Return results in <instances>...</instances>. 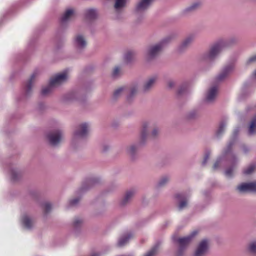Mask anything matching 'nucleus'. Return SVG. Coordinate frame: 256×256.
<instances>
[{
  "instance_id": "bb28decb",
  "label": "nucleus",
  "mask_w": 256,
  "mask_h": 256,
  "mask_svg": "<svg viewBox=\"0 0 256 256\" xmlns=\"http://www.w3.org/2000/svg\"><path fill=\"white\" fill-rule=\"evenodd\" d=\"M248 134L250 136L256 134V116H254L249 122Z\"/></svg>"
},
{
  "instance_id": "ea45409f",
  "label": "nucleus",
  "mask_w": 256,
  "mask_h": 256,
  "mask_svg": "<svg viewBox=\"0 0 256 256\" xmlns=\"http://www.w3.org/2000/svg\"><path fill=\"white\" fill-rule=\"evenodd\" d=\"M12 179L14 180H17L20 177V172L16 169H12L10 170Z\"/></svg>"
},
{
  "instance_id": "0eeeda50",
  "label": "nucleus",
  "mask_w": 256,
  "mask_h": 256,
  "mask_svg": "<svg viewBox=\"0 0 256 256\" xmlns=\"http://www.w3.org/2000/svg\"><path fill=\"white\" fill-rule=\"evenodd\" d=\"M160 52V42L148 46L144 53L146 60L150 62L154 60Z\"/></svg>"
},
{
  "instance_id": "2eb2a0df",
  "label": "nucleus",
  "mask_w": 256,
  "mask_h": 256,
  "mask_svg": "<svg viewBox=\"0 0 256 256\" xmlns=\"http://www.w3.org/2000/svg\"><path fill=\"white\" fill-rule=\"evenodd\" d=\"M218 88L216 86H212L207 92L204 102L207 104H213L216 98Z\"/></svg>"
},
{
  "instance_id": "e433bc0d",
  "label": "nucleus",
  "mask_w": 256,
  "mask_h": 256,
  "mask_svg": "<svg viewBox=\"0 0 256 256\" xmlns=\"http://www.w3.org/2000/svg\"><path fill=\"white\" fill-rule=\"evenodd\" d=\"M126 90V89L124 87H120L116 90L113 94V99L116 100L118 98L122 95V93Z\"/></svg>"
},
{
  "instance_id": "423d86ee",
  "label": "nucleus",
  "mask_w": 256,
  "mask_h": 256,
  "mask_svg": "<svg viewBox=\"0 0 256 256\" xmlns=\"http://www.w3.org/2000/svg\"><path fill=\"white\" fill-rule=\"evenodd\" d=\"M210 249L209 241L204 239L200 241L196 246L192 256H206Z\"/></svg>"
},
{
  "instance_id": "a19ab883",
  "label": "nucleus",
  "mask_w": 256,
  "mask_h": 256,
  "mask_svg": "<svg viewBox=\"0 0 256 256\" xmlns=\"http://www.w3.org/2000/svg\"><path fill=\"white\" fill-rule=\"evenodd\" d=\"M82 224V220L78 218H75L73 222V226L75 229L80 228Z\"/></svg>"
},
{
  "instance_id": "20e7f679",
  "label": "nucleus",
  "mask_w": 256,
  "mask_h": 256,
  "mask_svg": "<svg viewBox=\"0 0 256 256\" xmlns=\"http://www.w3.org/2000/svg\"><path fill=\"white\" fill-rule=\"evenodd\" d=\"M148 124L145 122L142 125V130L140 132V142L138 144H132L126 148L127 153L130 156L132 160H134L136 158V154L138 148V146L144 145L148 137Z\"/></svg>"
},
{
  "instance_id": "412c9836",
  "label": "nucleus",
  "mask_w": 256,
  "mask_h": 256,
  "mask_svg": "<svg viewBox=\"0 0 256 256\" xmlns=\"http://www.w3.org/2000/svg\"><path fill=\"white\" fill-rule=\"evenodd\" d=\"M75 47L79 50L84 48L86 46V42L82 35H78L74 40Z\"/></svg>"
},
{
  "instance_id": "a18cd8bd",
  "label": "nucleus",
  "mask_w": 256,
  "mask_h": 256,
  "mask_svg": "<svg viewBox=\"0 0 256 256\" xmlns=\"http://www.w3.org/2000/svg\"><path fill=\"white\" fill-rule=\"evenodd\" d=\"M42 206L44 208V212L46 214L49 212L52 209V205L50 202H45L43 204Z\"/></svg>"
},
{
  "instance_id": "7ed1b4c3",
  "label": "nucleus",
  "mask_w": 256,
  "mask_h": 256,
  "mask_svg": "<svg viewBox=\"0 0 256 256\" xmlns=\"http://www.w3.org/2000/svg\"><path fill=\"white\" fill-rule=\"evenodd\" d=\"M197 234L198 232L196 231H194L186 236L175 238H174V241L176 246L175 256H184L188 246L192 238Z\"/></svg>"
},
{
  "instance_id": "6ab92c4d",
  "label": "nucleus",
  "mask_w": 256,
  "mask_h": 256,
  "mask_svg": "<svg viewBox=\"0 0 256 256\" xmlns=\"http://www.w3.org/2000/svg\"><path fill=\"white\" fill-rule=\"evenodd\" d=\"M228 161L231 165L226 170L224 174L226 176L230 178L232 176L233 172L238 165V159L235 155L232 154L231 160Z\"/></svg>"
},
{
  "instance_id": "f704fd0d",
  "label": "nucleus",
  "mask_w": 256,
  "mask_h": 256,
  "mask_svg": "<svg viewBox=\"0 0 256 256\" xmlns=\"http://www.w3.org/2000/svg\"><path fill=\"white\" fill-rule=\"evenodd\" d=\"M126 0H116L114 8L116 11H118L125 6Z\"/></svg>"
},
{
  "instance_id": "864d4df0",
  "label": "nucleus",
  "mask_w": 256,
  "mask_h": 256,
  "mask_svg": "<svg viewBox=\"0 0 256 256\" xmlns=\"http://www.w3.org/2000/svg\"><path fill=\"white\" fill-rule=\"evenodd\" d=\"M109 149V146L106 144L103 145L102 147V151L104 152H107Z\"/></svg>"
},
{
  "instance_id": "dca6fc26",
  "label": "nucleus",
  "mask_w": 256,
  "mask_h": 256,
  "mask_svg": "<svg viewBox=\"0 0 256 256\" xmlns=\"http://www.w3.org/2000/svg\"><path fill=\"white\" fill-rule=\"evenodd\" d=\"M99 182L100 180L97 178L92 177L86 179L84 182L82 187L78 190V193H82L88 190L90 188L98 183Z\"/></svg>"
},
{
  "instance_id": "6e6d98bb",
  "label": "nucleus",
  "mask_w": 256,
  "mask_h": 256,
  "mask_svg": "<svg viewBox=\"0 0 256 256\" xmlns=\"http://www.w3.org/2000/svg\"><path fill=\"white\" fill-rule=\"evenodd\" d=\"M243 151L244 153H246L248 151V148L246 146L243 147Z\"/></svg>"
},
{
  "instance_id": "4468645a",
  "label": "nucleus",
  "mask_w": 256,
  "mask_h": 256,
  "mask_svg": "<svg viewBox=\"0 0 256 256\" xmlns=\"http://www.w3.org/2000/svg\"><path fill=\"white\" fill-rule=\"evenodd\" d=\"M237 190L240 193L256 192V182H244L236 187Z\"/></svg>"
},
{
  "instance_id": "13d9d810",
  "label": "nucleus",
  "mask_w": 256,
  "mask_h": 256,
  "mask_svg": "<svg viewBox=\"0 0 256 256\" xmlns=\"http://www.w3.org/2000/svg\"><path fill=\"white\" fill-rule=\"evenodd\" d=\"M254 76L256 78V70L254 72Z\"/></svg>"
},
{
  "instance_id": "de8ad7c7",
  "label": "nucleus",
  "mask_w": 256,
  "mask_h": 256,
  "mask_svg": "<svg viewBox=\"0 0 256 256\" xmlns=\"http://www.w3.org/2000/svg\"><path fill=\"white\" fill-rule=\"evenodd\" d=\"M156 252V248L154 247L148 250L144 256H154Z\"/></svg>"
},
{
  "instance_id": "a878e982",
  "label": "nucleus",
  "mask_w": 256,
  "mask_h": 256,
  "mask_svg": "<svg viewBox=\"0 0 256 256\" xmlns=\"http://www.w3.org/2000/svg\"><path fill=\"white\" fill-rule=\"evenodd\" d=\"M132 236V232H128L122 235L119 238L117 243V246L118 247H122L125 246Z\"/></svg>"
},
{
  "instance_id": "cd10ccee",
  "label": "nucleus",
  "mask_w": 256,
  "mask_h": 256,
  "mask_svg": "<svg viewBox=\"0 0 256 256\" xmlns=\"http://www.w3.org/2000/svg\"><path fill=\"white\" fill-rule=\"evenodd\" d=\"M85 16L88 20H94L96 18L97 12L95 9H88L86 10Z\"/></svg>"
},
{
  "instance_id": "473e14b6",
  "label": "nucleus",
  "mask_w": 256,
  "mask_h": 256,
  "mask_svg": "<svg viewBox=\"0 0 256 256\" xmlns=\"http://www.w3.org/2000/svg\"><path fill=\"white\" fill-rule=\"evenodd\" d=\"M256 170V164H252L246 168L243 171L244 174L249 175L252 174Z\"/></svg>"
},
{
  "instance_id": "f257e3e1",
  "label": "nucleus",
  "mask_w": 256,
  "mask_h": 256,
  "mask_svg": "<svg viewBox=\"0 0 256 256\" xmlns=\"http://www.w3.org/2000/svg\"><path fill=\"white\" fill-rule=\"evenodd\" d=\"M237 42L238 40L234 37L226 40H220L212 44L206 50L200 54L198 58V61L202 64L214 62L224 48L231 46Z\"/></svg>"
},
{
  "instance_id": "f3484780",
  "label": "nucleus",
  "mask_w": 256,
  "mask_h": 256,
  "mask_svg": "<svg viewBox=\"0 0 256 256\" xmlns=\"http://www.w3.org/2000/svg\"><path fill=\"white\" fill-rule=\"evenodd\" d=\"M202 3L200 1H196L192 2L190 6L183 9L182 11V14L186 16L194 12L201 6Z\"/></svg>"
},
{
  "instance_id": "9b49d317",
  "label": "nucleus",
  "mask_w": 256,
  "mask_h": 256,
  "mask_svg": "<svg viewBox=\"0 0 256 256\" xmlns=\"http://www.w3.org/2000/svg\"><path fill=\"white\" fill-rule=\"evenodd\" d=\"M238 132L239 130L238 129L235 130L234 131V136L233 138L230 140V142H228V144L224 150L222 157H223L224 158H228V160H231L232 154L234 155L232 152V146H234L236 142L235 137L238 134Z\"/></svg>"
},
{
  "instance_id": "1a4fd4ad",
  "label": "nucleus",
  "mask_w": 256,
  "mask_h": 256,
  "mask_svg": "<svg viewBox=\"0 0 256 256\" xmlns=\"http://www.w3.org/2000/svg\"><path fill=\"white\" fill-rule=\"evenodd\" d=\"M88 124L84 122L80 124L78 130H76L74 134V139L77 140L78 139L85 138L88 134Z\"/></svg>"
},
{
  "instance_id": "5fc2aeb1",
  "label": "nucleus",
  "mask_w": 256,
  "mask_h": 256,
  "mask_svg": "<svg viewBox=\"0 0 256 256\" xmlns=\"http://www.w3.org/2000/svg\"><path fill=\"white\" fill-rule=\"evenodd\" d=\"M44 108V104L42 103H40L38 105V108L40 110H42Z\"/></svg>"
},
{
  "instance_id": "4c0bfd02",
  "label": "nucleus",
  "mask_w": 256,
  "mask_h": 256,
  "mask_svg": "<svg viewBox=\"0 0 256 256\" xmlns=\"http://www.w3.org/2000/svg\"><path fill=\"white\" fill-rule=\"evenodd\" d=\"M121 74L120 68L119 66H116L114 68L112 72V76L114 78H118Z\"/></svg>"
},
{
  "instance_id": "9d476101",
  "label": "nucleus",
  "mask_w": 256,
  "mask_h": 256,
  "mask_svg": "<svg viewBox=\"0 0 256 256\" xmlns=\"http://www.w3.org/2000/svg\"><path fill=\"white\" fill-rule=\"evenodd\" d=\"M174 198L179 210H182L188 206L189 198L186 194L184 193H178L175 194Z\"/></svg>"
},
{
  "instance_id": "b1692460",
  "label": "nucleus",
  "mask_w": 256,
  "mask_h": 256,
  "mask_svg": "<svg viewBox=\"0 0 256 256\" xmlns=\"http://www.w3.org/2000/svg\"><path fill=\"white\" fill-rule=\"evenodd\" d=\"M136 192V191L134 190H130L128 191L124 198L120 201V205L122 206H124L126 205L134 196Z\"/></svg>"
},
{
  "instance_id": "ddd939ff",
  "label": "nucleus",
  "mask_w": 256,
  "mask_h": 256,
  "mask_svg": "<svg viewBox=\"0 0 256 256\" xmlns=\"http://www.w3.org/2000/svg\"><path fill=\"white\" fill-rule=\"evenodd\" d=\"M195 37L196 35L194 34H188L177 48V52L178 53L184 52L194 41Z\"/></svg>"
},
{
  "instance_id": "6e6552de",
  "label": "nucleus",
  "mask_w": 256,
  "mask_h": 256,
  "mask_svg": "<svg viewBox=\"0 0 256 256\" xmlns=\"http://www.w3.org/2000/svg\"><path fill=\"white\" fill-rule=\"evenodd\" d=\"M234 64L232 62L224 65L216 76V80L218 82L223 81L234 72Z\"/></svg>"
},
{
  "instance_id": "393cba45",
  "label": "nucleus",
  "mask_w": 256,
  "mask_h": 256,
  "mask_svg": "<svg viewBox=\"0 0 256 256\" xmlns=\"http://www.w3.org/2000/svg\"><path fill=\"white\" fill-rule=\"evenodd\" d=\"M156 80V78L154 77L151 78L146 80L143 84L142 91L144 93L148 92L154 86Z\"/></svg>"
},
{
  "instance_id": "72a5a7b5",
  "label": "nucleus",
  "mask_w": 256,
  "mask_h": 256,
  "mask_svg": "<svg viewBox=\"0 0 256 256\" xmlns=\"http://www.w3.org/2000/svg\"><path fill=\"white\" fill-rule=\"evenodd\" d=\"M137 92V88L136 86L131 88L129 90V94L126 96V100L128 102H130L134 98V96Z\"/></svg>"
},
{
  "instance_id": "39448f33",
  "label": "nucleus",
  "mask_w": 256,
  "mask_h": 256,
  "mask_svg": "<svg viewBox=\"0 0 256 256\" xmlns=\"http://www.w3.org/2000/svg\"><path fill=\"white\" fill-rule=\"evenodd\" d=\"M64 134L60 130H56L47 133L46 137L48 144L52 146H58Z\"/></svg>"
},
{
  "instance_id": "a211bd4d",
  "label": "nucleus",
  "mask_w": 256,
  "mask_h": 256,
  "mask_svg": "<svg viewBox=\"0 0 256 256\" xmlns=\"http://www.w3.org/2000/svg\"><path fill=\"white\" fill-rule=\"evenodd\" d=\"M155 0H140L136 4L135 10L137 12H142L147 10Z\"/></svg>"
},
{
  "instance_id": "c85d7f7f",
  "label": "nucleus",
  "mask_w": 256,
  "mask_h": 256,
  "mask_svg": "<svg viewBox=\"0 0 256 256\" xmlns=\"http://www.w3.org/2000/svg\"><path fill=\"white\" fill-rule=\"evenodd\" d=\"M73 14L74 10L72 9H68L66 10L60 18L61 22L64 23L67 22Z\"/></svg>"
},
{
  "instance_id": "4d7b16f0",
  "label": "nucleus",
  "mask_w": 256,
  "mask_h": 256,
  "mask_svg": "<svg viewBox=\"0 0 256 256\" xmlns=\"http://www.w3.org/2000/svg\"><path fill=\"white\" fill-rule=\"evenodd\" d=\"M91 256H100V254L97 253H94L92 254Z\"/></svg>"
},
{
  "instance_id": "58836bf2",
  "label": "nucleus",
  "mask_w": 256,
  "mask_h": 256,
  "mask_svg": "<svg viewBox=\"0 0 256 256\" xmlns=\"http://www.w3.org/2000/svg\"><path fill=\"white\" fill-rule=\"evenodd\" d=\"M188 89L187 84H184L181 85L178 88L177 91V94L182 96L186 92Z\"/></svg>"
},
{
  "instance_id": "7c9ffc66",
  "label": "nucleus",
  "mask_w": 256,
  "mask_h": 256,
  "mask_svg": "<svg viewBox=\"0 0 256 256\" xmlns=\"http://www.w3.org/2000/svg\"><path fill=\"white\" fill-rule=\"evenodd\" d=\"M22 222L23 224L26 228H32V220L28 216L26 215L23 216Z\"/></svg>"
},
{
  "instance_id": "603ef678",
  "label": "nucleus",
  "mask_w": 256,
  "mask_h": 256,
  "mask_svg": "<svg viewBox=\"0 0 256 256\" xmlns=\"http://www.w3.org/2000/svg\"><path fill=\"white\" fill-rule=\"evenodd\" d=\"M255 62H256V54L250 58L246 63L248 64Z\"/></svg>"
},
{
  "instance_id": "c9c22d12",
  "label": "nucleus",
  "mask_w": 256,
  "mask_h": 256,
  "mask_svg": "<svg viewBox=\"0 0 256 256\" xmlns=\"http://www.w3.org/2000/svg\"><path fill=\"white\" fill-rule=\"evenodd\" d=\"M134 52H127L124 56V62L127 64L130 63L134 59Z\"/></svg>"
},
{
  "instance_id": "5701e85b",
  "label": "nucleus",
  "mask_w": 256,
  "mask_h": 256,
  "mask_svg": "<svg viewBox=\"0 0 256 256\" xmlns=\"http://www.w3.org/2000/svg\"><path fill=\"white\" fill-rule=\"evenodd\" d=\"M37 74L38 72L36 71L34 72L31 75L30 80L26 82L24 86L25 94L26 96H28L31 94L32 83Z\"/></svg>"
},
{
  "instance_id": "49530a36",
  "label": "nucleus",
  "mask_w": 256,
  "mask_h": 256,
  "mask_svg": "<svg viewBox=\"0 0 256 256\" xmlns=\"http://www.w3.org/2000/svg\"><path fill=\"white\" fill-rule=\"evenodd\" d=\"M223 158V157H220L217 159L212 167L214 170H216L220 167Z\"/></svg>"
},
{
  "instance_id": "79ce46f5",
  "label": "nucleus",
  "mask_w": 256,
  "mask_h": 256,
  "mask_svg": "<svg viewBox=\"0 0 256 256\" xmlns=\"http://www.w3.org/2000/svg\"><path fill=\"white\" fill-rule=\"evenodd\" d=\"M226 126V124L224 122H222L220 124L216 132V136H220L224 132Z\"/></svg>"
},
{
  "instance_id": "f03ea898",
  "label": "nucleus",
  "mask_w": 256,
  "mask_h": 256,
  "mask_svg": "<svg viewBox=\"0 0 256 256\" xmlns=\"http://www.w3.org/2000/svg\"><path fill=\"white\" fill-rule=\"evenodd\" d=\"M68 78L67 70L58 74L54 78L50 80L48 86L42 89L41 95L44 96H48L52 92L54 87L59 86L66 82Z\"/></svg>"
},
{
  "instance_id": "2f4dec72",
  "label": "nucleus",
  "mask_w": 256,
  "mask_h": 256,
  "mask_svg": "<svg viewBox=\"0 0 256 256\" xmlns=\"http://www.w3.org/2000/svg\"><path fill=\"white\" fill-rule=\"evenodd\" d=\"M200 116L198 110H192L188 112L186 115V118L188 120H194L198 118Z\"/></svg>"
},
{
  "instance_id": "f8f14e48",
  "label": "nucleus",
  "mask_w": 256,
  "mask_h": 256,
  "mask_svg": "<svg viewBox=\"0 0 256 256\" xmlns=\"http://www.w3.org/2000/svg\"><path fill=\"white\" fill-rule=\"evenodd\" d=\"M238 132L239 130L238 129L235 130L234 131V136L233 138L230 140V142H228V144L224 150L222 157H223L224 158H228V160H231L232 154L234 155L232 152V146H234L236 142L235 137L238 134Z\"/></svg>"
},
{
  "instance_id": "aec40b11",
  "label": "nucleus",
  "mask_w": 256,
  "mask_h": 256,
  "mask_svg": "<svg viewBox=\"0 0 256 256\" xmlns=\"http://www.w3.org/2000/svg\"><path fill=\"white\" fill-rule=\"evenodd\" d=\"M176 37V34L170 33L162 38L161 40V50L167 47Z\"/></svg>"
},
{
  "instance_id": "8fccbe9b",
  "label": "nucleus",
  "mask_w": 256,
  "mask_h": 256,
  "mask_svg": "<svg viewBox=\"0 0 256 256\" xmlns=\"http://www.w3.org/2000/svg\"><path fill=\"white\" fill-rule=\"evenodd\" d=\"M174 85L175 82L172 80H168L166 82V86L170 89L172 88Z\"/></svg>"
},
{
  "instance_id": "09e8293b",
  "label": "nucleus",
  "mask_w": 256,
  "mask_h": 256,
  "mask_svg": "<svg viewBox=\"0 0 256 256\" xmlns=\"http://www.w3.org/2000/svg\"><path fill=\"white\" fill-rule=\"evenodd\" d=\"M158 128H156L153 129L150 134V138H154L158 136Z\"/></svg>"
},
{
  "instance_id": "4be33fe9",
  "label": "nucleus",
  "mask_w": 256,
  "mask_h": 256,
  "mask_svg": "<svg viewBox=\"0 0 256 256\" xmlns=\"http://www.w3.org/2000/svg\"><path fill=\"white\" fill-rule=\"evenodd\" d=\"M246 250L251 256H256V240H250L246 244Z\"/></svg>"
},
{
  "instance_id": "37998d69",
  "label": "nucleus",
  "mask_w": 256,
  "mask_h": 256,
  "mask_svg": "<svg viewBox=\"0 0 256 256\" xmlns=\"http://www.w3.org/2000/svg\"><path fill=\"white\" fill-rule=\"evenodd\" d=\"M170 177L168 175L163 176L161 178V186H166L170 181Z\"/></svg>"
},
{
  "instance_id": "3c124183",
  "label": "nucleus",
  "mask_w": 256,
  "mask_h": 256,
  "mask_svg": "<svg viewBox=\"0 0 256 256\" xmlns=\"http://www.w3.org/2000/svg\"><path fill=\"white\" fill-rule=\"evenodd\" d=\"M210 156V153L209 152H207L204 158V159L202 161V164L203 166H205Z\"/></svg>"
},
{
  "instance_id": "c03bdc74",
  "label": "nucleus",
  "mask_w": 256,
  "mask_h": 256,
  "mask_svg": "<svg viewBox=\"0 0 256 256\" xmlns=\"http://www.w3.org/2000/svg\"><path fill=\"white\" fill-rule=\"evenodd\" d=\"M80 198H81L80 196H78L74 199L70 200L68 202L69 206H72L77 205L79 202Z\"/></svg>"
},
{
  "instance_id": "c756f323",
  "label": "nucleus",
  "mask_w": 256,
  "mask_h": 256,
  "mask_svg": "<svg viewBox=\"0 0 256 256\" xmlns=\"http://www.w3.org/2000/svg\"><path fill=\"white\" fill-rule=\"evenodd\" d=\"M76 94L74 92H71L65 94L62 98V100L64 102H68L74 100L76 99Z\"/></svg>"
}]
</instances>
